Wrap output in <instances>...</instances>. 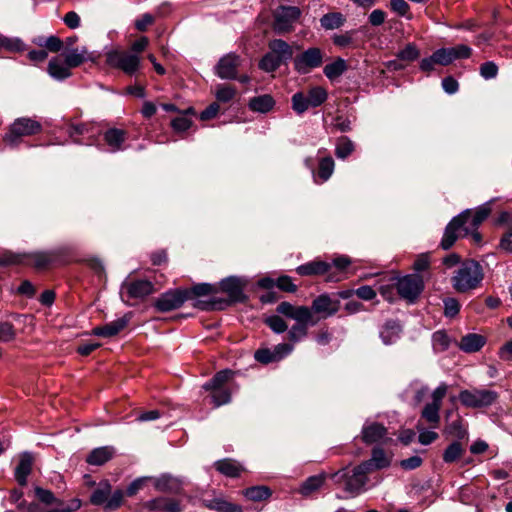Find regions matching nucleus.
Wrapping results in <instances>:
<instances>
[{"mask_svg":"<svg viewBox=\"0 0 512 512\" xmlns=\"http://www.w3.org/2000/svg\"><path fill=\"white\" fill-rule=\"evenodd\" d=\"M366 465L359 464L353 468L346 467L330 475L334 484L345 491L348 496L355 497L364 491L368 471Z\"/></svg>","mask_w":512,"mask_h":512,"instance_id":"obj_1","label":"nucleus"},{"mask_svg":"<svg viewBox=\"0 0 512 512\" xmlns=\"http://www.w3.org/2000/svg\"><path fill=\"white\" fill-rule=\"evenodd\" d=\"M482 279L481 266L475 261H467L456 271L452 282L458 292H466L476 288Z\"/></svg>","mask_w":512,"mask_h":512,"instance_id":"obj_2","label":"nucleus"},{"mask_svg":"<svg viewBox=\"0 0 512 512\" xmlns=\"http://www.w3.org/2000/svg\"><path fill=\"white\" fill-rule=\"evenodd\" d=\"M244 282L237 277H228L220 282V288L225 292L229 299H214L211 303L202 306V309L221 310L229 306L232 302H242L245 299L243 293Z\"/></svg>","mask_w":512,"mask_h":512,"instance_id":"obj_3","label":"nucleus"},{"mask_svg":"<svg viewBox=\"0 0 512 512\" xmlns=\"http://www.w3.org/2000/svg\"><path fill=\"white\" fill-rule=\"evenodd\" d=\"M41 131L42 125L35 118L19 117L11 123L3 140L10 146H16L22 137L33 136Z\"/></svg>","mask_w":512,"mask_h":512,"instance_id":"obj_4","label":"nucleus"},{"mask_svg":"<svg viewBox=\"0 0 512 512\" xmlns=\"http://www.w3.org/2000/svg\"><path fill=\"white\" fill-rule=\"evenodd\" d=\"M232 372L230 370H222L203 385L206 391L210 392L212 402L215 407L228 404L231 401V391L226 386L231 379Z\"/></svg>","mask_w":512,"mask_h":512,"instance_id":"obj_5","label":"nucleus"},{"mask_svg":"<svg viewBox=\"0 0 512 512\" xmlns=\"http://www.w3.org/2000/svg\"><path fill=\"white\" fill-rule=\"evenodd\" d=\"M106 63L123 71L127 75H134L138 72L141 58L137 54L125 50H112L106 53Z\"/></svg>","mask_w":512,"mask_h":512,"instance_id":"obj_6","label":"nucleus"},{"mask_svg":"<svg viewBox=\"0 0 512 512\" xmlns=\"http://www.w3.org/2000/svg\"><path fill=\"white\" fill-rule=\"evenodd\" d=\"M300 17L301 10L296 6L278 7L273 12V31L280 35L292 32Z\"/></svg>","mask_w":512,"mask_h":512,"instance_id":"obj_7","label":"nucleus"},{"mask_svg":"<svg viewBox=\"0 0 512 512\" xmlns=\"http://www.w3.org/2000/svg\"><path fill=\"white\" fill-rule=\"evenodd\" d=\"M498 399L497 392L488 389H466L459 393L461 404L468 408L478 409L489 407Z\"/></svg>","mask_w":512,"mask_h":512,"instance_id":"obj_8","label":"nucleus"},{"mask_svg":"<svg viewBox=\"0 0 512 512\" xmlns=\"http://www.w3.org/2000/svg\"><path fill=\"white\" fill-rule=\"evenodd\" d=\"M324 55L320 48L310 47L294 57V69L300 74H308L323 64Z\"/></svg>","mask_w":512,"mask_h":512,"instance_id":"obj_9","label":"nucleus"},{"mask_svg":"<svg viewBox=\"0 0 512 512\" xmlns=\"http://www.w3.org/2000/svg\"><path fill=\"white\" fill-rule=\"evenodd\" d=\"M470 216L471 211L470 209H467L460 213L458 216L454 217L448 223L440 243L442 249H450L459 237L466 235L464 234V225L467 223Z\"/></svg>","mask_w":512,"mask_h":512,"instance_id":"obj_10","label":"nucleus"},{"mask_svg":"<svg viewBox=\"0 0 512 512\" xmlns=\"http://www.w3.org/2000/svg\"><path fill=\"white\" fill-rule=\"evenodd\" d=\"M394 284L398 294L409 302H414L424 289L422 277L416 274L396 277Z\"/></svg>","mask_w":512,"mask_h":512,"instance_id":"obj_11","label":"nucleus"},{"mask_svg":"<svg viewBox=\"0 0 512 512\" xmlns=\"http://www.w3.org/2000/svg\"><path fill=\"white\" fill-rule=\"evenodd\" d=\"M188 299L189 295L184 290H170L158 297L154 306L159 312H169L181 307Z\"/></svg>","mask_w":512,"mask_h":512,"instance_id":"obj_12","label":"nucleus"},{"mask_svg":"<svg viewBox=\"0 0 512 512\" xmlns=\"http://www.w3.org/2000/svg\"><path fill=\"white\" fill-rule=\"evenodd\" d=\"M294 347L289 343H280L274 347L273 350L270 349H258L255 352V359L263 364H269L272 362H278L282 360L284 357L289 355L293 351Z\"/></svg>","mask_w":512,"mask_h":512,"instance_id":"obj_13","label":"nucleus"},{"mask_svg":"<svg viewBox=\"0 0 512 512\" xmlns=\"http://www.w3.org/2000/svg\"><path fill=\"white\" fill-rule=\"evenodd\" d=\"M340 302L339 300L332 299L328 294H321L316 297L311 305V312L319 314L320 318L326 319L334 314H336L339 310Z\"/></svg>","mask_w":512,"mask_h":512,"instance_id":"obj_14","label":"nucleus"},{"mask_svg":"<svg viewBox=\"0 0 512 512\" xmlns=\"http://www.w3.org/2000/svg\"><path fill=\"white\" fill-rule=\"evenodd\" d=\"M27 263L37 269H44L60 261L61 253L58 250L26 253Z\"/></svg>","mask_w":512,"mask_h":512,"instance_id":"obj_15","label":"nucleus"},{"mask_svg":"<svg viewBox=\"0 0 512 512\" xmlns=\"http://www.w3.org/2000/svg\"><path fill=\"white\" fill-rule=\"evenodd\" d=\"M276 311L295 321L311 322L312 312L307 306H294L289 302H281Z\"/></svg>","mask_w":512,"mask_h":512,"instance_id":"obj_16","label":"nucleus"},{"mask_svg":"<svg viewBox=\"0 0 512 512\" xmlns=\"http://www.w3.org/2000/svg\"><path fill=\"white\" fill-rule=\"evenodd\" d=\"M240 62L241 60L236 54H228L222 57L216 66L217 75L222 79L236 78Z\"/></svg>","mask_w":512,"mask_h":512,"instance_id":"obj_17","label":"nucleus"},{"mask_svg":"<svg viewBox=\"0 0 512 512\" xmlns=\"http://www.w3.org/2000/svg\"><path fill=\"white\" fill-rule=\"evenodd\" d=\"M122 289H125L128 297L133 299H142L154 292L153 284L147 280L125 282Z\"/></svg>","mask_w":512,"mask_h":512,"instance_id":"obj_18","label":"nucleus"},{"mask_svg":"<svg viewBox=\"0 0 512 512\" xmlns=\"http://www.w3.org/2000/svg\"><path fill=\"white\" fill-rule=\"evenodd\" d=\"M491 202L492 201H489L480 205L474 211L470 210L471 216L464 225V234H469L470 231L477 230L480 224L488 218L491 213Z\"/></svg>","mask_w":512,"mask_h":512,"instance_id":"obj_19","label":"nucleus"},{"mask_svg":"<svg viewBox=\"0 0 512 512\" xmlns=\"http://www.w3.org/2000/svg\"><path fill=\"white\" fill-rule=\"evenodd\" d=\"M362 465H366L365 469L368 473H371L374 470H379L390 466L391 458L385 453V451L381 448H374L372 451V457L361 463Z\"/></svg>","mask_w":512,"mask_h":512,"instance_id":"obj_20","label":"nucleus"},{"mask_svg":"<svg viewBox=\"0 0 512 512\" xmlns=\"http://www.w3.org/2000/svg\"><path fill=\"white\" fill-rule=\"evenodd\" d=\"M387 434V429L380 423H366L362 428V440L366 444H372L383 439Z\"/></svg>","mask_w":512,"mask_h":512,"instance_id":"obj_21","label":"nucleus"},{"mask_svg":"<svg viewBox=\"0 0 512 512\" xmlns=\"http://www.w3.org/2000/svg\"><path fill=\"white\" fill-rule=\"evenodd\" d=\"M269 51L283 63L293 58V48L282 39L271 40L268 44Z\"/></svg>","mask_w":512,"mask_h":512,"instance_id":"obj_22","label":"nucleus"},{"mask_svg":"<svg viewBox=\"0 0 512 512\" xmlns=\"http://www.w3.org/2000/svg\"><path fill=\"white\" fill-rule=\"evenodd\" d=\"M33 461V456L30 453L25 452L21 454L15 469V479L19 485L25 486L27 484V477L31 473Z\"/></svg>","mask_w":512,"mask_h":512,"instance_id":"obj_23","label":"nucleus"},{"mask_svg":"<svg viewBox=\"0 0 512 512\" xmlns=\"http://www.w3.org/2000/svg\"><path fill=\"white\" fill-rule=\"evenodd\" d=\"M128 319L126 317H122L116 319L110 323H107L103 326H98L93 329V334L101 337H112L117 335L120 331H122L128 324Z\"/></svg>","mask_w":512,"mask_h":512,"instance_id":"obj_24","label":"nucleus"},{"mask_svg":"<svg viewBox=\"0 0 512 512\" xmlns=\"http://www.w3.org/2000/svg\"><path fill=\"white\" fill-rule=\"evenodd\" d=\"M331 265L325 261L315 260L302 264L296 268V272L301 276H316L327 273Z\"/></svg>","mask_w":512,"mask_h":512,"instance_id":"obj_25","label":"nucleus"},{"mask_svg":"<svg viewBox=\"0 0 512 512\" xmlns=\"http://www.w3.org/2000/svg\"><path fill=\"white\" fill-rule=\"evenodd\" d=\"M126 139L127 132L123 129L110 128L104 133V141L112 152L122 150Z\"/></svg>","mask_w":512,"mask_h":512,"instance_id":"obj_26","label":"nucleus"},{"mask_svg":"<svg viewBox=\"0 0 512 512\" xmlns=\"http://www.w3.org/2000/svg\"><path fill=\"white\" fill-rule=\"evenodd\" d=\"M335 168V162L331 156H326L320 159L318 164V170L315 173L313 171V178L315 183L326 182L333 174Z\"/></svg>","mask_w":512,"mask_h":512,"instance_id":"obj_27","label":"nucleus"},{"mask_svg":"<svg viewBox=\"0 0 512 512\" xmlns=\"http://www.w3.org/2000/svg\"><path fill=\"white\" fill-rule=\"evenodd\" d=\"M485 343L486 339L484 336L469 333L461 338L459 348L466 353H474L479 351Z\"/></svg>","mask_w":512,"mask_h":512,"instance_id":"obj_28","label":"nucleus"},{"mask_svg":"<svg viewBox=\"0 0 512 512\" xmlns=\"http://www.w3.org/2000/svg\"><path fill=\"white\" fill-rule=\"evenodd\" d=\"M48 73L57 80H64L71 76V69L65 60H62L60 57H54L49 61Z\"/></svg>","mask_w":512,"mask_h":512,"instance_id":"obj_29","label":"nucleus"},{"mask_svg":"<svg viewBox=\"0 0 512 512\" xmlns=\"http://www.w3.org/2000/svg\"><path fill=\"white\" fill-rule=\"evenodd\" d=\"M440 409L441 406L427 403L421 411V417L419 421L426 422L430 428L436 429L440 424Z\"/></svg>","mask_w":512,"mask_h":512,"instance_id":"obj_30","label":"nucleus"},{"mask_svg":"<svg viewBox=\"0 0 512 512\" xmlns=\"http://www.w3.org/2000/svg\"><path fill=\"white\" fill-rule=\"evenodd\" d=\"M401 331V325L397 321L388 320L380 331V337L384 344L390 345L399 339Z\"/></svg>","mask_w":512,"mask_h":512,"instance_id":"obj_31","label":"nucleus"},{"mask_svg":"<svg viewBox=\"0 0 512 512\" xmlns=\"http://www.w3.org/2000/svg\"><path fill=\"white\" fill-rule=\"evenodd\" d=\"M115 453V450L111 446H104L95 448L87 456V463L90 465L100 466L109 461Z\"/></svg>","mask_w":512,"mask_h":512,"instance_id":"obj_32","label":"nucleus"},{"mask_svg":"<svg viewBox=\"0 0 512 512\" xmlns=\"http://www.w3.org/2000/svg\"><path fill=\"white\" fill-rule=\"evenodd\" d=\"M65 62L70 69L80 66L82 63L91 59L86 47L74 48L65 53Z\"/></svg>","mask_w":512,"mask_h":512,"instance_id":"obj_33","label":"nucleus"},{"mask_svg":"<svg viewBox=\"0 0 512 512\" xmlns=\"http://www.w3.org/2000/svg\"><path fill=\"white\" fill-rule=\"evenodd\" d=\"M275 101L271 95L264 94L251 98L248 107L253 112L267 113L273 109Z\"/></svg>","mask_w":512,"mask_h":512,"instance_id":"obj_34","label":"nucleus"},{"mask_svg":"<svg viewBox=\"0 0 512 512\" xmlns=\"http://www.w3.org/2000/svg\"><path fill=\"white\" fill-rule=\"evenodd\" d=\"M215 468L227 477H238L244 471L237 461L229 458L215 462Z\"/></svg>","mask_w":512,"mask_h":512,"instance_id":"obj_35","label":"nucleus"},{"mask_svg":"<svg viewBox=\"0 0 512 512\" xmlns=\"http://www.w3.org/2000/svg\"><path fill=\"white\" fill-rule=\"evenodd\" d=\"M112 492V487L108 481H101L90 496V502L93 505L106 506L108 498Z\"/></svg>","mask_w":512,"mask_h":512,"instance_id":"obj_36","label":"nucleus"},{"mask_svg":"<svg viewBox=\"0 0 512 512\" xmlns=\"http://www.w3.org/2000/svg\"><path fill=\"white\" fill-rule=\"evenodd\" d=\"M155 488L160 492L178 494L181 491V483L176 478L163 475L155 481Z\"/></svg>","mask_w":512,"mask_h":512,"instance_id":"obj_37","label":"nucleus"},{"mask_svg":"<svg viewBox=\"0 0 512 512\" xmlns=\"http://www.w3.org/2000/svg\"><path fill=\"white\" fill-rule=\"evenodd\" d=\"M316 323L317 320H314L313 317L311 318V322L296 321V324H294L288 331L289 340L293 343H297L304 339L308 334V326H313Z\"/></svg>","mask_w":512,"mask_h":512,"instance_id":"obj_38","label":"nucleus"},{"mask_svg":"<svg viewBox=\"0 0 512 512\" xmlns=\"http://www.w3.org/2000/svg\"><path fill=\"white\" fill-rule=\"evenodd\" d=\"M345 22V17L340 12L327 13L320 19L321 26L326 30H333L341 27Z\"/></svg>","mask_w":512,"mask_h":512,"instance_id":"obj_39","label":"nucleus"},{"mask_svg":"<svg viewBox=\"0 0 512 512\" xmlns=\"http://www.w3.org/2000/svg\"><path fill=\"white\" fill-rule=\"evenodd\" d=\"M347 70V64L346 61L342 58H338L333 63L327 64L324 67V74L325 76L330 79L334 80L341 76L345 71Z\"/></svg>","mask_w":512,"mask_h":512,"instance_id":"obj_40","label":"nucleus"},{"mask_svg":"<svg viewBox=\"0 0 512 512\" xmlns=\"http://www.w3.org/2000/svg\"><path fill=\"white\" fill-rule=\"evenodd\" d=\"M26 263V253L5 251L0 255V266L25 265Z\"/></svg>","mask_w":512,"mask_h":512,"instance_id":"obj_41","label":"nucleus"},{"mask_svg":"<svg viewBox=\"0 0 512 512\" xmlns=\"http://www.w3.org/2000/svg\"><path fill=\"white\" fill-rule=\"evenodd\" d=\"M324 480L323 475L311 476L301 485L299 491L303 496H309L323 485Z\"/></svg>","mask_w":512,"mask_h":512,"instance_id":"obj_42","label":"nucleus"},{"mask_svg":"<svg viewBox=\"0 0 512 512\" xmlns=\"http://www.w3.org/2000/svg\"><path fill=\"white\" fill-rule=\"evenodd\" d=\"M354 151L353 142L346 136L339 137L336 141L335 155L340 159L347 158Z\"/></svg>","mask_w":512,"mask_h":512,"instance_id":"obj_43","label":"nucleus"},{"mask_svg":"<svg viewBox=\"0 0 512 512\" xmlns=\"http://www.w3.org/2000/svg\"><path fill=\"white\" fill-rule=\"evenodd\" d=\"M244 496L251 501H262L271 496V491L266 486H254L246 489Z\"/></svg>","mask_w":512,"mask_h":512,"instance_id":"obj_44","label":"nucleus"},{"mask_svg":"<svg viewBox=\"0 0 512 512\" xmlns=\"http://www.w3.org/2000/svg\"><path fill=\"white\" fill-rule=\"evenodd\" d=\"M306 96L311 107H318L326 101L327 91L323 87L316 86L309 89Z\"/></svg>","mask_w":512,"mask_h":512,"instance_id":"obj_45","label":"nucleus"},{"mask_svg":"<svg viewBox=\"0 0 512 512\" xmlns=\"http://www.w3.org/2000/svg\"><path fill=\"white\" fill-rule=\"evenodd\" d=\"M188 293L189 299L193 297H199V296H207L215 294L218 289L216 286L208 284V283H200L195 286H193L191 289L184 290Z\"/></svg>","mask_w":512,"mask_h":512,"instance_id":"obj_46","label":"nucleus"},{"mask_svg":"<svg viewBox=\"0 0 512 512\" xmlns=\"http://www.w3.org/2000/svg\"><path fill=\"white\" fill-rule=\"evenodd\" d=\"M464 452L460 442L455 441L451 443L443 453V460L445 463H453L459 459Z\"/></svg>","mask_w":512,"mask_h":512,"instance_id":"obj_47","label":"nucleus"},{"mask_svg":"<svg viewBox=\"0 0 512 512\" xmlns=\"http://www.w3.org/2000/svg\"><path fill=\"white\" fill-rule=\"evenodd\" d=\"M236 96V89L227 84L218 85L215 91V97L218 102L228 103Z\"/></svg>","mask_w":512,"mask_h":512,"instance_id":"obj_48","label":"nucleus"},{"mask_svg":"<svg viewBox=\"0 0 512 512\" xmlns=\"http://www.w3.org/2000/svg\"><path fill=\"white\" fill-rule=\"evenodd\" d=\"M281 65L282 62L278 60L270 51L266 53L259 62V68L265 72H274Z\"/></svg>","mask_w":512,"mask_h":512,"instance_id":"obj_49","label":"nucleus"},{"mask_svg":"<svg viewBox=\"0 0 512 512\" xmlns=\"http://www.w3.org/2000/svg\"><path fill=\"white\" fill-rule=\"evenodd\" d=\"M209 508L218 512H243V509L240 505L227 502L223 499L213 500L209 505Z\"/></svg>","mask_w":512,"mask_h":512,"instance_id":"obj_50","label":"nucleus"},{"mask_svg":"<svg viewBox=\"0 0 512 512\" xmlns=\"http://www.w3.org/2000/svg\"><path fill=\"white\" fill-rule=\"evenodd\" d=\"M416 429L419 433L418 441L422 445H429V444L433 443L436 439H438V433L431 431V430H427L425 428L424 423L421 421H418V423L416 425Z\"/></svg>","mask_w":512,"mask_h":512,"instance_id":"obj_51","label":"nucleus"},{"mask_svg":"<svg viewBox=\"0 0 512 512\" xmlns=\"http://www.w3.org/2000/svg\"><path fill=\"white\" fill-rule=\"evenodd\" d=\"M444 433L457 439H463L467 435V430L463 426L462 421L457 419L445 427Z\"/></svg>","mask_w":512,"mask_h":512,"instance_id":"obj_52","label":"nucleus"},{"mask_svg":"<svg viewBox=\"0 0 512 512\" xmlns=\"http://www.w3.org/2000/svg\"><path fill=\"white\" fill-rule=\"evenodd\" d=\"M420 55L419 49L414 43L407 44L402 50L397 53V57L403 61H414Z\"/></svg>","mask_w":512,"mask_h":512,"instance_id":"obj_53","label":"nucleus"},{"mask_svg":"<svg viewBox=\"0 0 512 512\" xmlns=\"http://www.w3.org/2000/svg\"><path fill=\"white\" fill-rule=\"evenodd\" d=\"M265 324L275 333H283L287 330L286 322L278 315H272L265 319Z\"/></svg>","mask_w":512,"mask_h":512,"instance_id":"obj_54","label":"nucleus"},{"mask_svg":"<svg viewBox=\"0 0 512 512\" xmlns=\"http://www.w3.org/2000/svg\"><path fill=\"white\" fill-rule=\"evenodd\" d=\"M390 9L399 16L412 18L410 6L405 0H390Z\"/></svg>","mask_w":512,"mask_h":512,"instance_id":"obj_55","label":"nucleus"},{"mask_svg":"<svg viewBox=\"0 0 512 512\" xmlns=\"http://www.w3.org/2000/svg\"><path fill=\"white\" fill-rule=\"evenodd\" d=\"M16 338V331L12 323L0 321V342H10Z\"/></svg>","mask_w":512,"mask_h":512,"instance_id":"obj_56","label":"nucleus"},{"mask_svg":"<svg viewBox=\"0 0 512 512\" xmlns=\"http://www.w3.org/2000/svg\"><path fill=\"white\" fill-rule=\"evenodd\" d=\"M308 98L303 93H296L292 96V107L298 113L302 114L308 108L311 107L310 103L307 101Z\"/></svg>","mask_w":512,"mask_h":512,"instance_id":"obj_57","label":"nucleus"},{"mask_svg":"<svg viewBox=\"0 0 512 512\" xmlns=\"http://www.w3.org/2000/svg\"><path fill=\"white\" fill-rule=\"evenodd\" d=\"M124 495L125 493L121 489H117L113 493L111 492L106 503L105 509L108 511H113L119 508L123 503Z\"/></svg>","mask_w":512,"mask_h":512,"instance_id":"obj_58","label":"nucleus"},{"mask_svg":"<svg viewBox=\"0 0 512 512\" xmlns=\"http://www.w3.org/2000/svg\"><path fill=\"white\" fill-rule=\"evenodd\" d=\"M433 347L437 351H444L449 347V337L444 331H437L432 337Z\"/></svg>","mask_w":512,"mask_h":512,"instance_id":"obj_59","label":"nucleus"},{"mask_svg":"<svg viewBox=\"0 0 512 512\" xmlns=\"http://www.w3.org/2000/svg\"><path fill=\"white\" fill-rule=\"evenodd\" d=\"M192 125L191 119L185 115L174 118L171 121V127L176 133H182L187 131Z\"/></svg>","mask_w":512,"mask_h":512,"instance_id":"obj_60","label":"nucleus"},{"mask_svg":"<svg viewBox=\"0 0 512 512\" xmlns=\"http://www.w3.org/2000/svg\"><path fill=\"white\" fill-rule=\"evenodd\" d=\"M433 56L437 64L442 66H447L453 62L450 48L438 49L433 53Z\"/></svg>","mask_w":512,"mask_h":512,"instance_id":"obj_61","label":"nucleus"},{"mask_svg":"<svg viewBox=\"0 0 512 512\" xmlns=\"http://www.w3.org/2000/svg\"><path fill=\"white\" fill-rule=\"evenodd\" d=\"M39 45L45 47L50 52L56 53L61 50L63 42L56 36H50L43 40V42H39Z\"/></svg>","mask_w":512,"mask_h":512,"instance_id":"obj_62","label":"nucleus"},{"mask_svg":"<svg viewBox=\"0 0 512 512\" xmlns=\"http://www.w3.org/2000/svg\"><path fill=\"white\" fill-rule=\"evenodd\" d=\"M276 285L285 292L294 293L297 291V286L293 283L292 278L287 275L280 276L276 281Z\"/></svg>","mask_w":512,"mask_h":512,"instance_id":"obj_63","label":"nucleus"},{"mask_svg":"<svg viewBox=\"0 0 512 512\" xmlns=\"http://www.w3.org/2000/svg\"><path fill=\"white\" fill-rule=\"evenodd\" d=\"M498 67L494 62L488 61L480 66V75L485 79H492L497 76Z\"/></svg>","mask_w":512,"mask_h":512,"instance_id":"obj_64","label":"nucleus"}]
</instances>
